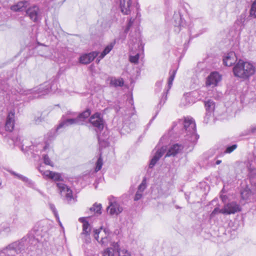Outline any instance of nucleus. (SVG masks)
Segmentation results:
<instances>
[{
    "label": "nucleus",
    "mask_w": 256,
    "mask_h": 256,
    "mask_svg": "<svg viewBox=\"0 0 256 256\" xmlns=\"http://www.w3.org/2000/svg\"><path fill=\"white\" fill-rule=\"evenodd\" d=\"M131 0H120V6L122 12L124 14H129L130 12Z\"/></svg>",
    "instance_id": "dca6fc26"
},
{
    "label": "nucleus",
    "mask_w": 256,
    "mask_h": 256,
    "mask_svg": "<svg viewBox=\"0 0 256 256\" xmlns=\"http://www.w3.org/2000/svg\"><path fill=\"white\" fill-rule=\"evenodd\" d=\"M114 45L112 44H110L109 45L107 46L104 50L98 56V58L100 59L103 58L107 54H108L111 51Z\"/></svg>",
    "instance_id": "cd10ccee"
},
{
    "label": "nucleus",
    "mask_w": 256,
    "mask_h": 256,
    "mask_svg": "<svg viewBox=\"0 0 256 256\" xmlns=\"http://www.w3.org/2000/svg\"><path fill=\"white\" fill-rule=\"evenodd\" d=\"M236 148L237 145L236 144L229 146L226 148V150L224 151V153L230 154L234 150H236Z\"/></svg>",
    "instance_id": "c03bdc74"
},
{
    "label": "nucleus",
    "mask_w": 256,
    "mask_h": 256,
    "mask_svg": "<svg viewBox=\"0 0 256 256\" xmlns=\"http://www.w3.org/2000/svg\"><path fill=\"white\" fill-rule=\"evenodd\" d=\"M133 22H134V20H132V18H130L129 20V22L127 24L126 28L124 30L126 33H127L129 31L130 27L132 26V25L133 24Z\"/></svg>",
    "instance_id": "de8ad7c7"
},
{
    "label": "nucleus",
    "mask_w": 256,
    "mask_h": 256,
    "mask_svg": "<svg viewBox=\"0 0 256 256\" xmlns=\"http://www.w3.org/2000/svg\"><path fill=\"white\" fill-rule=\"evenodd\" d=\"M164 150L165 149L162 148L161 149L158 150L156 152L154 156V157L150 162L149 164L150 168H152L154 167V166L156 164L159 160V159L162 156V155L164 154Z\"/></svg>",
    "instance_id": "6ab92c4d"
},
{
    "label": "nucleus",
    "mask_w": 256,
    "mask_h": 256,
    "mask_svg": "<svg viewBox=\"0 0 256 256\" xmlns=\"http://www.w3.org/2000/svg\"><path fill=\"white\" fill-rule=\"evenodd\" d=\"M102 164H103L102 159V156L100 154L96 162V166L95 168V172H98V171H99L101 169V168L102 166Z\"/></svg>",
    "instance_id": "e433bc0d"
},
{
    "label": "nucleus",
    "mask_w": 256,
    "mask_h": 256,
    "mask_svg": "<svg viewBox=\"0 0 256 256\" xmlns=\"http://www.w3.org/2000/svg\"><path fill=\"white\" fill-rule=\"evenodd\" d=\"M222 75L218 72H212L206 78V84L212 87L216 86L222 80Z\"/></svg>",
    "instance_id": "6e6552de"
},
{
    "label": "nucleus",
    "mask_w": 256,
    "mask_h": 256,
    "mask_svg": "<svg viewBox=\"0 0 256 256\" xmlns=\"http://www.w3.org/2000/svg\"><path fill=\"white\" fill-rule=\"evenodd\" d=\"M79 221L83 224L82 235H84L85 236H89L91 230V227L90 224L88 221L86 220L84 218H80Z\"/></svg>",
    "instance_id": "a211bd4d"
},
{
    "label": "nucleus",
    "mask_w": 256,
    "mask_h": 256,
    "mask_svg": "<svg viewBox=\"0 0 256 256\" xmlns=\"http://www.w3.org/2000/svg\"><path fill=\"white\" fill-rule=\"evenodd\" d=\"M142 192H139V191H137L135 194V196L134 198V200L135 201H138L142 198Z\"/></svg>",
    "instance_id": "09e8293b"
},
{
    "label": "nucleus",
    "mask_w": 256,
    "mask_h": 256,
    "mask_svg": "<svg viewBox=\"0 0 256 256\" xmlns=\"http://www.w3.org/2000/svg\"><path fill=\"white\" fill-rule=\"evenodd\" d=\"M130 44L132 46L137 45L138 51L134 56L130 55L129 60L130 62L137 64L140 58V52L144 50V46L142 44L140 34H136V36L134 37L132 34H130Z\"/></svg>",
    "instance_id": "20e7f679"
},
{
    "label": "nucleus",
    "mask_w": 256,
    "mask_h": 256,
    "mask_svg": "<svg viewBox=\"0 0 256 256\" xmlns=\"http://www.w3.org/2000/svg\"><path fill=\"white\" fill-rule=\"evenodd\" d=\"M136 118V115L134 114V112H132L130 113H126L124 116V119L126 120L130 121V123H132L133 122H134L135 119Z\"/></svg>",
    "instance_id": "2f4dec72"
},
{
    "label": "nucleus",
    "mask_w": 256,
    "mask_h": 256,
    "mask_svg": "<svg viewBox=\"0 0 256 256\" xmlns=\"http://www.w3.org/2000/svg\"><path fill=\"white\" fill-rule=\"evenodd\" d=\"M236 60V54L233 52L228 53L223 58V63L227 66H230L234 64Z\"/></svg>",
    "instance_id": "4468645a"
},
{
    "label": "nucleus",
    "mask_w": 256,
    "mask_h": 256,
    "mask_svg": "<svg viewBox=\"0 0 256 256\" xmlns=\"http://www.w3.org/2000/svg\"><path fill=\"white\" fill-rule=\"evenodd\" d=\"M156 115L154 117H153V118L150 120V122L153 120L154 119V118H156Z\"/></svg>",
    "instance_id": "052dcab7"
},
{
    "label": "nucleus",
    "mask_w": 256,
    "mask_h": 256,
    "mask_svg": "<svg viewBox=\"0 0 256 256\" xmlns=\"http://www.w3.org/2000/svg\"><path fill=\"white\" fill-rule=\"evenodd\" d=\"M12 232V230L10 224L7 223H3L1 224L0 228V232H4L6 234H10Z\"/></svg>",
    "instance_id": "bb28decb"
},
{
    "label": "nucleus",
    "mask_w": 256,
    "mask_h": 256,
    "mask_svg": "<svg viewBox=\"0 0 256 256\" xmlns=\"http://www.w3.org/2000/svg\"><path fill=\"white\" fill-rule=\"evenodd\" d=\"M12 140L14 145L20 147L21 150H23V147L24 144H22V142H21V138L20 136H12Z\"/></svg>",
    "instance_id": "c85d7f7f"
},
{
    "label": "nucleus",
    "mask_w": 256,
    "mask_h": 256,
    "mask_svg": "<svg viewBox=\"0 0 256 256\" xmlns=\"http://www.w3.org/2000/svg\"><path fill=\"white\" fill-rule=\"evenodd\" d=\"M241 207L240 204L235 202H228L221 209L222 214H234L241 211Z\"/></svg>",
    "instance_id": "0eeeda50"
},
{
    "label": "nucleus",
    "mask_w": 256,
    "mask_h": 256,
    "mask_svg": "<svg viewBox=\"0 0 256 256\" xmlns=\"http://www.w3.org/2000/svg\"><path fill=\"white\" fill-rule=\"evenodd\" d=\"M182 148L183 146L182 144H172L169 148L165 156H174L178 154Z\"/></svg>",
    "instance_id": "2eb2a0df"
},
{
    "label": "nucleus",
    "mask_w": 256,
    "mask_h": 256,
    "mask_svg": "<svg viewBox=\"0 0 256 256\" xmlns=\"http://www.w3.org/2000/svg\"><path fill=\"white\" fill-rule=\"evenodd\" d=\"M172 22L174 26L180 27L182 23L181 13L179 12H174Z\"/></svg>",
    "instance_id": "aec40b11"
},
{
    "label": "nucleus",
    "mask_w": 256,
    "mask_h": 256,
    "mask_svg": "<svg viewBox=\"0 0 256 256\" xmlns=\"http://www.w3.org/2000/svg\"><path fill=\"white\" fill-rule=\"evenodd\" d=\"M110 84L114 86H122L124 84V81L122 80V79H121V80L115 79L114 80H111Z\"/></svg>",
    "instance_id": "58836bf2"
},
{
    "label": "nucleus",
    "mask_w": 256,
    "mask_h": 256,
    "mask_svg": "<svg viewBox=\"0 0 256 256\" xmlns=\"http://www.w3.org/2000/svg\"><path fill=\"white\" fill-rule=\"evenodd\" d=\"M192 123V120L185 119V120L184 121V129L186 132H189L188 135H190V138L191 137V132H190V126Z\"/></svg>",
    "instance_id": "7c9ffc66"
},
{
    "label": "nucleus",
    "mask_w": 256,
    "mask_h": 256,
    "mask_svg": "<svg viewBox=\"0 0 256 256\" xmlns=\"http://www.w3.org/2000/svg\"><path fill=\"white\" fill-rule=\"evenodd\" d=\"M116 242H114L112 244L113 248H107L104 250L103 253V256H116L118 254L114 246V244Z\"/></svg>",
    "instance_id": "b1692460"
},
{
    "label": "nucleus",
    "mask_w": 256,
    "mask_h": 256,
    "mask_svg": "<svg viewBox=\"0 0 256 256\" xmlns=\"http://www.w3.org/2000/svg\"><path fill=\"white\" fill-rule=\"evenodd\" d=\"M14 110H10L7 116L5 124V129L6 131L12 132L14 126Z\"/></svg>",
    "instance_id": "9d476101"
},
{
    "label": "nucleus",
    "mask_w": 256,
    "mask_h": 256,
    "mask_svg": "<svg viewBox=\"0 0 256 256\" xmlns=\"http://www.w3.org/2000/svg\"><path fill=\"white\" fill-rule=\"evenodd\" d=\"M28 2L26 1H22L18 2L16 5L12 6L11 10L13 11H22L24 8H26L28 5Z\"/></svg>",
    "instance_id": "5701e85b"
},
{
    "label": "nucleus",
    "mask_w": 256,
    "mask_h": 256,
    "mask_svg": "<svg viewBox=\"0 0 256 256\" xmlns=\"http://www.w3.org/2000/svg\"><path fill=\"white\" fill-rule=\"evenodd\" d=\"M204 106L206 111V114H210V115L214 112L215 108V103L212 100H208L204 102Z\"/></svg>",
    "instance_id": "412c9836"
},
{
    "label": "nucleus",
    "mask_w": 256,
    "mask_h": 256,
    "mask_svg": "<svg viewBox=\"0 0 256 256\" xmlns=\"http://www.w3.org/2000/svg\"><path fill=\"white\" fill-rule=\"evenodd\" d=\"M162 100L160 101V104H162Z\"/></svg>",
    "instance_id": "0e129e2a"
},
{
    "label": "nucleus",
    "mask_w": 256,
    "mask_h": 256,
    "mask_svg": "<svg viewBox=\"0 0 256 256\" xmlns=\"http://www.w3.org/2000/svg\"><path fill=\"white\" fill-rule=\"evenodd\" d=\"M42 174L44 176V178H50V176L52 172L50 170H42L40 169L39 170Z\"/></svg>",
    "instance_id": "a19ab883"
},
{
    "label": "nucleus",
    "mask_w": 256,
    "mask_h": 256,
    "mask_svg": "<svg viewBox=\"0 0 256 256\" xmlns=\"http://www.w3.org/2000/svg\"><path fill=\"white\" fill-rule=\"evenodd\" d=\"M221 210V209H219L218 208H216L210 214V216L211 217H212V216H214L216 214H217L218 213H222V212H220Z\"/></svg>",
    "instance_id": "8fccbe9b"
},
{
    "label": "nucleus",
    "mask_w": 256,
    "mask_h": 256,
    "mask_svg": "<svg viewBox=\"0 0 256 256\" xmlns=\"http://www.w3.org/2000/svg\"><path fill=\"white\" fill-rule=\"evenodd\" d=\"M104 232H105V234H106V229L104 230Z\"/></svg>",
    "instance_id": "e2e57ef3"
},
{
    "label": "nucleus",
    "mask_w": 256,
    "mask_h": 256,
    "mask_svg": "<svg viewBox=\"0 0 256 256\" xmlns=\"http://www.w3.org/2000/svg\"><path fill=\"white\" fill-rule=\"evenodd\" d=\"M251 195V191L248 188H245L241 192V196L242 199L247 200Z\"/></svg>",
    "instance_id": "72a5a7b5"
},
{
    "label": "nucleus",
    "mask_w": 256,
    "mask_h": 256,
    "mask_svg": "<svg viewBox=\"0 0 256 256\" xmlns=\"http://www.w3.org/2000/svg\"><path fill=\"white\" fill-rule=\"evenodd\" d=\"M49 206H50V210L54 212L55 216L57 218H58V212L56 211V208H55L54 205V204H49Z\"/></svg>",
    "instance_id": "49530a36"
},
{
    "label": "nucleus",
    "mask_w": 256,
    "mask_h": 256,
    "mask_svg": "<svg viewBox=\"0 0 256 256\" xmlns=\"http://www.w3.org/2000/svg\"><path fill=\"white\" fill-rule=\"evenodd\" d=\"M107 210L109 211L110 215H118L122 212L123 208L118 202H110L109 206L107 208Z\"/></svg>",
    "instance_id": "f8f14e48"
},
{
    "label": "nucleus",
    "mask_w": 256,
    "mask_h": 256,
    "mask_svg": "<svg viewBox=\"0 0 256 256\" xmlns=\"http://www.w3.org/2000/svg\"><path fill=\"white\" fill-rule=\"evenodd\" d=\"M42 120L43 118H42L41 117H38L34 118L35 123L36 124H39L40 122H42Z\"/></svg>",
    "instance_id": "603ef678"
},
{
    "label": "nucleus",
    "mask_w": 256,
    "mask_h": 256,
    "mask_svg": "<svg viewBox=\"0 0 256 256\" xmlns=\"http://www.w3.org/2000/svg\"><path fill=\"white\" fill-rule=\"evenodd\" d=\"M221 162H222V160H217L216 162V164L218 165V164H220Z\"/></svg>",
    "instance_id": "6e6d98bb"
},
{
    "label": "nucleus",
    "mask_w": 256,
    "mask_h": 256,
    "mask_svg": "<svg viewBox=\"0 0 256 256\" xmlns=\"http://www.w3.org/2000/svg\"><path fill=\"white\" fill-rule=\"evenodd\" d=\"M224 200H226V198H224V196L222 197V201H224Z\"/></svg>",
    "instance_id": "680f3d73"
},
{
    "label": "nucleus",
    "mask_w": 256,
    "mask_h": 256,
    "mask_svg": "<svg viewBox=\"0 0 256 256\" xmlns=\"http://www.w3.org/2000/svg\"><path fill=\"white\" fill-rule=\"evenodd\" d=\"M146 182L145 180H144L138 186V191H139V192H143L146 188Z\"/></svg>",
    "instance_id": "37998d69"
},
{
    "label": "nucleus",
    "mask_w": 256,
    "mask_h": 256,
    "mask_svg": "<svg viewBox=\"0 0 256 256\" xmlns=\"http://www.w3.org/2000/svg\"><path fill=\"white\" fill-rule=\"evenodd\" d=\"M166 100V96L164 98V102H163V104L165 102V101Z\"/></svg>",
    "instance_id": "13d9d810"
},
{
    "label": "nucleus",
    "mask_w": 256,
    "mask_h": 256,
    "mask_svg": "<svg viewBox=\"0 0 256 256\" xmlns=\"http://www.w3.org/2000/svg\"><path fill=\"white\" fill-rule=\"evenodd\" d=\"M56 186L61 196H65L68 204H74L76 202V200L72 196V190L66 185L58 182L56 184Z\"/></svg>",
    "instance_id": "39448f33"
},
{
    "label": "nucleus",
    "mask_w": 256,
    "mask_h": 256,
    "mask_svg": "<svg viewBox=\"0 0 256 256\" xmlns=\"http://www.w3.org/2000/svg\"><path fill=\"white\" fill-rule=\"evenodd\" d=\"M233 72L237 78L248 80L256 73V66L252 62L240 60L234 66Z\"/></svg>",
    "instance_id": "f03ea898"
},
{
    "label": "nucleus",
    "mask_w": 256,
    "mask_h": 256,
    "mask_svg": "<svg viewBox=\"0 0 256 256\" xmlns=\"http://www.w3.org/2000/svg\"><path fill=\"white\" fill-rule=\"evenodd\" d=\"M102 206L100 204L96 202L93 204L92 206L90 208V211L100 215L102 214Z\"/></svg>",
    "instance_id": "393cba45"
},
{
    "label": "nucleus",
    "mask_w": 256,
    "mask_h": 256,
    "mask_svg": "<svg viewBox=\"0 0 256 256\" xmlns=\"http://www.w3.org/2000/svg\"><path fill=\"white\" fill-rule=\"evenodd\" d=\"M114 246L116 250L118 252V256H130L128 251L124 249L120 250V246L118 243L114 244Z\"/></svg>",
    "instance_id": "a878e982"
},
{
    "label": "nucleus",
    "mask_w": 256,
    "mask_h": 256,
    "mask_svg": "<svg viewBox=\"0 0 256 256\" xmlns=\"http://www.w3.org/2000/svg\"><path fill=\"white\" fill-rule=\"evenodd\" d=\"M90 110L88 108L86 109L82 112L76 118L80 122H81L80 120L82 119H86L88 118L90 116Z\"/></svg>",
    "instance_id": "c756f323"
},
{
    "label": "nucleus",
    "mask_w": 256,
    "mask_h": 256,
    "mask_svg": "<svg viewBox=\"0 0 256 256\" xmlns=\"http://www.w3.org/2000/svg\"><path fill=\"white\" fill-rule=\"evenodd\" d=\"M94 238L99 242V240H98V238H99V236H98V234L100 232V230H94Z\"/></svg>",
    "instance_id": "3c124183"
},
{
    "label": "nucleus",
    "mask_w": 256,
    "mask_h": 256,
    "mask_svg": "<svg viewBox=\"0 0 256 256\" xmlns=\"http://www.w3.org/2000/svg\"><path fill=\"white\" fill-rule=\"evenodd\" d=\"M82 124V122H80L76 118H66L64 116L62 118L61 122L58 126L56 129V132H58L59 130L62 128H65L69 126L72 124Z\"/></svg>",
    "instance_id": "1a4fd4ad"
},
{
    "label": "nucleus",
    "mask_w": 256,
    "mask_h": 256,
    "mask_svg": "<svg viewBox=\"0 0 256 256\" xmlns=\"http://www.w3.org/2000/svg\"><path fill=\"white\" fill-rule=\"evenodd\" d=\"M44 162L46 164L51 166H54L53 162L50 160L48 154H44L43 156Z\"/></svg>",
    "instance_id": "79ce46f5"
},
{
    "label": "nucleus",
    "mask_w": 256,
    "mask_h": 256,
    "mask_svg": "<svg viewBox=\"0 0 256 256\" xmlns=\"http://www.w3.org/2000/svg\"><path fill=\"white\" fill-rule=\"evenodd\" d=\"M7 170L10 174H12L14 176L16 177L18 179L22 180V181L30 185V184H32V181L30 180H29L28 178H26L22 174H18L12 170Z\"/></svg>",
    "instance_id": "4be33fe9"
},
{
    "label": "nucleus",
    "mask_w": 256,
    "mask_h": 256,
    "mask_svg": "<svg viewBox=\"0 0 256 256\" xmlns=\"http://www.w3.org/2000/svg\"><path fill=\"white\" fill-rule=\"evenodd\" d=\"M89 122L96 128L97 132L101 131L104 128V120L100 113L96 112L92 115L89 119Z\"/></svg>",
    "instance_id": "423d86ee"
},
{
    "label": "nucleus",
    "mask_w": 256,
    "mask_h": 256,
    "mask_svg": "<svg viewBox=\"0 0 256 256\" xmlns=\"http://www.w3.org/2000/svg\"><path fill=\"white\" fill-rule=\"evenodd\" d=\"M176 72V70H174L172 72L170 71V76L168 80V86L169 88H170L172 84V82L174 78Z\"/></svg>",
    "instance_id": "473e14b6"
},
{
    "label": "nucleus",
    "mask_w": 256,
    "mask_h": 256,
    "mask_svg": "<svg viewBox=\"0 0 256 256\" xmlns=\"http://www.w3.org/2000/svg\"><path fill=\"white\" fill-rule=\"evenodd\" d=\"M48 146L46 144L44 148V150H45L47 148Z\"/></svg>",
    "instance_id": "4d7b16f0"
},
{
    "label": "nucleus",
    "mask_w": 256,
    "mask_h": 256,
    "mask_svg": "<svg viewBox=\"0 0 256 256\" xmlns=\"http://www.w3.org/2000/svg\"><path fill=\"white\" fill-rule=\"evenodd\" d=\"M250 131L251 133L255 134L256 132V126L250 128Z\"/></svg>",
    "instance_id": "864d4df0"
},
{
    "label": "nucleus",
    "mask_w": 256,
    "mask_h": 256,
    "mask_svg": "<svg viewBox=\"0 0 256 256\" xmlns=\"http://www.w3.org/2000/svg\"><path fill=\"white\" fill-rule=\"evenodd\" d=\"M55 181H62V178L60 173L52 172L50 178Z\"/></svg>",
    "instance_id": "c9c22d12"
},
{
    "label": "nucleus",
    "mask_w": 256,
    "mask_h": 256,
    "mask_svg": "<svg viewBox=\"0 0 256 256\" xmlns=\"http://www.w3.org/2000/svg\"><path fill=\"white\" fill-rule=\"evenodd\" d=\"M110 240V238L108 235L104 237H102L100 240L99 242V243L101 244L102 246H107L108 242Z\"/></svg>",
    "instance_id": "ea45409f"
},
{
    "label": "nucleus",
    "mask_w": 256,
    "mask_h": 256,
    "mask_svg": "<svg viewBox=\"0 0 256 256\" xmlns=\"http://www.w3.org/2000/svg\"><path fill=\"white\" fill-rule=\"evenodd\" d=\"M192 143H193V146H194V144H196V142H195V140H193Z\"/></svg>",
    "instance_id": "bf43d9fd"
},
{
    "label": "nucleus",
    "mask_w": 256,
    "mask_h": 256,
    "mask_svg": "<svg viewBox=\"0 0 256 256\" xmlns=\"http://www.w3.org/2000/svg\"><path fill=\"white\" fill-rule=\"evenodd\" d=\"M192 100V94L190 92H186L184 94L181 99L180 106L181 107H186L190 106Z\"/></svg>",
    "instance_id": "f3484780"
},
{
    "label": "nucleus",
    "mask_w": 256,
    "mask_h": 256,
    "mask_svg": "<svg viewBox=\"0 0 256 256\" xmlns=\"http://www.w3.org/2000/svg\"><path fill=\"white\" fill-rule=\"evenodd\" d=\"M90 238L88 236H86L85 242L86 243H90Z\"/></svg>",
    "instance_id": "5fc2aeb1"
},
{
    "label": "nucleus",
    "mask_w": 256,
    "mask_h": 256,
    "mask_svg": "<svg viewBox=\"0 0 256 256\" xmlns=\"http://www.w3.org/2000/svg\"><path fill=\"white\" fill-rule=\"evenodd\" d=\"M40 242L32 230L21 239L14 242L0 250V256H16L19 254H30L39 247Z\"/></svg>",
    "instance_id": "f257e3e1"
},
{
    "label": "nucleus",
    "mask_w": 256,
    "mask_h": 256,
    "mask_svg": "<svg viewBox=\"0 0 256 256\" xmlns=\"http://www.w3.org/2000/svg\"><path fill=\"white\" fill-rule=\"evenodd\" d=\"M51 91V86L50 84L44 83L41 84L38 88L32 89H27L20 92L21 94L24 95L32 94V97L31 98H36L46 95Z\"/></svg>",
    "instance_id": "7ed1b4c3"
},
{
    "label": "nucleus",
    "mask_w": 256,
    "mask_h": 256,
    "mask_svg": "<svg viewBox=\"0 0 256 256\" xmlns=\"http://www.w3.org/2000/svg\"><path fill=\"white\" fill-rule=\"evenodd\" d=\"M98 55V52H93L89 54H84L80 56L79 61L82 64H88L92 62Z\"/></svg>",
    "instance_id": "ddd939ff"
},
{
    "label": "nucleus",
    "mask_w": 256,
    "mask_h": 256,
    "mask_svg": "<svg viewBox=\"0 0 256 256\" xmlns=\"http://www.w3.org/2000/svg\"><path fill=\"white\" fill-rule=\"evenodd\" d=\"M98 143L100 144V147H106L107 146H108V141L102 138H101L100 136L98 134Z\"/></svg>",
    "instance_id": "4c0bfd02"
},
{
    "label": "nucleus",
    "mask_w": 256,
    "mask_h": 256,
    "mask_svg": "<svg viewBox=\"0 0 256 256\" xmlns=\"http://www.w3.org/2000/svg\"><path fill=\"white\" fill-rule=\"evenodd\" d=\"M200 138V136L196 132V124L193 120V139L198 140Z\"/></svg>",
    "instance_id": "a18cd8bd"
},
{
    "label": "nucleus",
    "mask_w": 256,
    "mask_h": 256,
    "mask_svg": "<svg viewBox=\"0 0 256 256\" xmlns=\"http://www.w3.org/2000/svg\"><path fill=\"white\" fill-rule=\"evenodd\" d=\"M250 14L252 17L256 18V0H254L252 4Z\"/></svg>",
    "instance_id": "f704fd0d"
},
{
    "label": "nucleus",
    "mask_w": 256,
    "mask_h": 256,
    "mask_svg": "<svg viewBox=\"0 0 256 256\" xmlns=\"http://www.w3.org/2000/svg\"><path fill=\"white\" fill-rule=\"evenodd\" d=\"M39 8L36 6L30 7L26 10V14L34 22H36L39 17Z\"/></svg>",
    "instance_id": "9b49d317"
}]
</instances>
